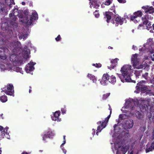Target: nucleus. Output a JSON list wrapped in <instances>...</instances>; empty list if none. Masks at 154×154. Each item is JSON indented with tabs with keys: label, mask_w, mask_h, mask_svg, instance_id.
Segmentation results:
<instances>
[{
	"label": "nucleus",
	"mask_w": 154,
	"mask_h": 154,
	"mask_svg": "<svg viewBox=\"0 0 154 154\" xmlns=\"http://www.w3.org/2000/svg\"><path fill=\"white\" fill-rule=\"evenodd\" d=\"M131 66L128 65H125L121 68V72L122 74L117 73L119 77L123 82H125L135 83V81L132 80L130 78L129 72L131 70Z\"/></svg>",
	"instance_id": "1"
},
{
	"label": "nucleus",
	"mask_w": 154,
	"mask_h": 154,
	"mask_svg": "<svg viewBox=\"0 0 154 154\" xmlns=\"http://www.w3.org/2000/svg\"><path fill=\"white\" fill-rule=\"evenodd\" d=\"M140 59L138 57V54H133L131 58V63L134 69H142L143 66L142 64H140Z\"/></svg>",
	"instance_id": "2"
},
{
	"label": "nucleus",
	"mask_w": 154,
	"mask_h": 154,
	"mask_svg": "<svg viewBox=\"0 0 154 154\" xmlns=\"http://www.w3.org/2000/svg\"><path fill=\"white\" fill-rule=\"evenodd\" d=\"M112 113L111 110L110 111L109 115L106 118H105V120L103 122L99 121L97 122V125H99L97 127V129L96 131V134L97 135H98V133L100 132L102 130L105 128L106 126L107 123L109 121V119L111 116Z\"/></svg>",
	"instance_id": "3"
},
{
	"label": "nucleus",
	"mask_w": 154,
	"mask_h": 154,
	"mask_svg": "<svg viewBox=\"0 0 154 154\" xmlns=\"http://www.w3.org/2000/svg\"><path fill=\"white\" fill-rule=\"evenodd\" d=\"M23 14L24 15L21 16L20 15L19 16V17L20 18L23 19L22 20H21V21L23 23L26 24L27 25H31L32 23V17H30L29 20V18L28 17L29 13L26 10L24 11Z\"/></svg>",
	"instance_id": "4"
},
{
	"label": "nucleus",
	"mask_w": 154,
	"mask_h": 154,
	"mask_svg": "<svg viewBox=\"0 0 154 154\" xmlns=\"http://www.w3.org/2000/svg\"><path fill=\"white\" fill-rule=\"evenodd\" d=\"M151 16L148 14H146L142 17V20L144 25L146 26L147 29L149 30V28L152 27L151 24L149 20L150 19Z\"/></svg>",
	"instance_id": "5"
},
{
	"label": "nucleus",
	"mask_w": 154,
	"mask_h": 154,
	"mask_svg": "<svg viewBox=\"0 0 154 154\" xmlns=\"http://www.w3.org/2000/svg\"><path fill=\"white\" fill-rule=\"evenodd\" d=\"M4 90L3 91L7 94L12 96L14 95V87L12 84H9L6 87L3 88Z\"/></svg>",
	"instance_id": "6"
},
{
	"label": "nucleus",
	"mask_w": 154,
	"mask_h": 154,
	"mask_svg": "<svg viewBox=\"0 0 154 154\" xmlns=\"http://www.w3.org/2000/svg\"><path fill=\"white\" fill-rule=\"evenodd\" d=\"M8 128H6L5 129H4L3 127L0 126V136L1 138H6L8 139L10 138V136L8 132Z\"/></svg>",
	"instance_id": "7"
},
{
	"label": "nucleus",
	"mask_w": 154,
	"mask_h": 154,
	"mask_svg": "<svg viewBox=\"0 0 154 154\" xmlns=\"http://www.w3.org/2000/svg\"><path fill=\"white\" fill-rule=\"evenodd\" d=\"M142 16V12L140 11H138L134 13L133 16L131 15L130 19L131 20L133 21L134 23H137L138 22L139 20H137L136 19L137 17H141Z\"/></svg>",
	"instance_id": "8"
},
{
	"label": "nucleus",
	"mask_w": 154,
	"mask_h": 154,
	"mask_svg": "<svg viewBox=\"0 0 154 154\" xmlns=\"http://www.w3.org/2000/svg\"><path fill=\"white\" fill-rule=\"evenodd\" d=\"M110 76L107 73L104 74L103 75L102 79L100 81V83L103 85H106L108 83Z\"/></svg>",
	"instance_id": "9"
},
{
	"label": "nucleus",
	"mask_w": 154,
	"mask_h": 154,
	"mask_svg": "<svg viewBox=\"0 0 154 154\" xmlns=\"http://www.w3.org/2000/svg\"><path fill=\"white\" fill-rule=\"evenodd\" d=\"M20 43L18 42H17L14 43V48L13 49L12 52L13 54L15 55L17 54L20 50Z\"/></svg>",
	"instance_id": "10"
},
{
	"label": "nucleus",
	"mask_w": 154,
	"mask_h": 154,
	"mask_svg": "<svg viewBox=\"0 0 154 154\" xmlns=\"http://www.w3.org/2000/svg\"><path fill=\"white\" fill-rule=\"evenodd\" d=\"M133 121L132 119H128L127 120L124 124V126L127 129L132 128L133 126Z\"/></svg>",
	"instance_id": "11"
},
{
	"label": "nucleus",
	"mask_w": 154,
	"mask_h": 154,
	"mask_svg": "<svg viewBox=\"0 0 154 154\" xmlns=\"http://www.w3.org/2000/svg\"><path fill=\"white\" fill-rule=\"evenodd\" d=\"M9 17H10L9 22L10 24L12 26H16L17 23H16V21L17 19V17L13 15L12 13H10Z\"/></svg>",
	"instance_id": "12"
},
{
	"label": "nucleus",
	"mask_w": 154,
	"mask_h": 154,
	"mask_svg": "<svg viewBox=\"0 0 154 154\" xmlns=\"http://www.w3.org/2000/svg\"><path fill=\"white\" fill-rule=\"evenodd\" d=\"M119 59L118 58H116L113 59L111 61V64L110 66H108V69L111 70L112 69H114V67L116 66L118 64V60Z\"/></svg>",
	"instance_id": "13"
},
{
	"label": "nucleus",
	"mask_w": 154,
	"mask_h": 154,
	"mask_svg": "<svg viewBox=\"0 0 154 154\" xmlns=\"http://www.w3.org/2000/svg\"><path fill=\"white\" fill-rule=\"evenodd\" d=\"M142 8L144 9L145 13L151 14L154 13V8L152 7H149L148 6H143Z\"/></svg>",
	"instance_id": "14"
},
{
	"label": "nucleus",
	"mask_w": 154,
	"mask_h": 154,
	"mask_svg": "<svg viewBox=\"0 0 154 154\" xmlns=\"http://www.w3.org/2000/svg\"><path fill=\"white\" fill-rule=\"evenodd\" d=\"M118 146L119 148H120L121 151L122 152V154H125L130 147L129 145H128L122 146L119 145Z\"/></svg>",
	"instance_id": "15"
},
{
	"label": "nucleus",
	"mask_w": 154,
	"mask_h": 154,
	"mask_svg": "<svg viewBox=\"0 0 154 154\" xmlns=\"http://www.w3.org/2000/svg\"><path fill=\"white\" fill-rule=\"evenodd\" d=\"M60 115V112L59 111H56L54 114V116L51 117L53 120L58 122H60L61 120V119L59 118V116Z\"/></svg>",
	"instance_id": "16"
},
{
	"label": "nucleus",
	"mask_w": 154,
	"mask_h": 154,
	"mask_svg": "<svg viewBox=\"0 0 154 154\" xmlns=\"http://www.w3.org/2000/svg\"><path fill=\"white\" fill-rule=\"evenodd\" d=\"M113 14L112 12L109 11H106L105 13V18H106V21L107 23H109L111 19L112 16Z\"/></svg>",
	"instance_id": "17"
},
{
	"label": "nucleus",
	"mask_w": 154,
	"mask_h": 154,
	"mask_svg": "<svg viewBox=\"0 0 154 154\" xmlns=\"http://www.w3.org/2000/svg\"><path fill=\"white\" fill-rule=\"evenodd\" d=\"M150 106L148 103H143L140 106V109L143 111L147 110L149 108Z\"/></svg>",
	"instance_id": "18"
},
{
	"label": "nucleus",
	"mask_w": 154,
	"mask_h": 154,
	"mask_svg": "<svg viewBox=\"0 0 154 154\" xmlns=\"http://www.w3.org/2000/svg\"><path fill=\"white\" fill-rule=\"evenodd\" d=\"M125 18H122L120 17H118L115 19V21L116 23L117 24H120L122 25L123 24Z\"/></svg>",
	"instance_id": "19"
},
{
	"label": "nucleus",
	"mask_w": 154,
	"mask_h": 154,
	"mask_svg": "<svg viewBox=\"0 0 154 154\" xmlns=\"http://www.w3.org/2000/svg\"><path fill=\"white\" fill-rule=\"evenodd\" d=\"M141 82H139L137 84V85L136 87V91H134L135 92L137 93H139L140 92V90L145 85H140V84H141Z\"/></svg>",
	"instance_id": "20"
},
{
	"label": "nucleus",
	"mask_w": 154,
	"mask_h": 154,
	"mask_svg": "<svg viewBox=\"0 0 154 154\" xmlns=\"http://www.w3.org/2000/svg\"><path fill=\"white\" fill-rule=\"evenodd\" d=\"M28 64L29 65V66H27L25 68V69L27 73H29L30 71H32L33 69L34 68L33 66L34 64H32V65H30L29 63H28Z\"/></svg>",
	"instance_id": "21"
},
{
	"label": "nucleus",
	"mask_w": 154,
	"mask_h": 154,
	"mask_svg": "<svg viewBox=\"0 0 154 154\" xmlns=\"http://www.w3.org/2000/svg\"><path fill=\"white\" fill-rule=\"evenodd\" d=\"M88 77L91 80L93 81V82L96 83V82L97 81L96 78L93 75L88 73Z\"/></svg>",
	"instance_id": "22"
},
{
	"label": "nucleus",
	"mask_w": 154,
	"mask_h": 154,
	"mask_svg": "<svg viewBox=\"0 0 154 154\" xmlns=\"http://www.w3.org/2000/svg\"><path fill=\"white\" fill-rule=\"evenodd\" d=\"M153 149H154V141L152 143L150 146L149 147H148V146L147 147V148L145 150L146 152V153H147L152 151Z\"/></svg>",
	"instance_id": "23"
},
{
	"label": "nucleus",
	"mask_w": 154,
	"mask_h": 154,
	"mask_svg": "<svg viewBox=\"0 0 154 154\" xmlns=\"http://www.w3.org/2000/svg\"><path fill=\"white\" fill-rule=\"evenodd\" d=\"M109 82L112 84H114L116 82V77L113 75L109 77Z\"/></svg>",
	"instance_id": "24"
},
{
	"label": "nucleus",
	"mask_w": 154,
	"mask_h": 154,
	"mask_svg": "<svg viewBox=\"0 0 154 154\" xmlns=\"http://www.w3.org/2000/svg\"><path fill=\"white\" fill-rule=\"evenodd\" d=\"M30 17H32V21L33 20H36L38 19V14L36 12L32 13V16Z\"/></svg>",
	"instance_id": "25"
},
{
	"label": "nucleus",
	"mask_w": 154,
	"mask_h": 154,
	"mask_svg": "<svg viewBox=\"0 0 154 154\" xmlns=\"http://www.w3.org/2000/svg\"><path fill=\"white\" fill-rule=\"evenodd\" d=\"M0 100L2 103L6 102L8 100L7 97L5 95H3L0 97Z\"/></svg>",
	"instance_id": "26"
},
{
	"label": "nucleus",
	"mask_w": 154,
	"mask_h": 154,
	"mask_svg": "<svg viewBox=\"0 0 154 154\" xmlns=\"http://www.w3.org/2000/svg\"><path fill=\"white\" fill-rule=\"evenodd\" d=\"M142 70L135 71L134 74L137 77H138L141 75V74L142 72Z\"/></svg>",
	"instance_id": "27"
},
{
	"label": "nucleus",
	"mask_w": 154,
	"mask_h": 154,
	"mask_svg": "<svg viewBox=\"0 0 154 154\" xmlns=\"http://www.w3.org/2000/svg\"><path fill=\"white\" fill-rule=\"evenodd\" d=\"M135 115L137 118L138 119H141L143 117V116L139 111H137L136 112Z\"/></svg>",
	"instance_id": "28"
},
{
	"label": "nucleus",
	"mask_w": 154,
	"mask_h": 154,
	"mask_svg": "<svg viewBox=\"0 0 154 154\" xmlns=\"http://www.w3.org/2000/svg\"><path fill=\"white\" fill-rule=\"evenodd\" d=\"M12 15L17 17L19 15V12L18 9L16 8H14L13 11Z\"/></svg>",
	"instance_id": "29"
},
{
	"label": "nucleus",
	"mask_w": 154,
	"mask_h": 154,
	"mask_svg": "<svg viewBox=\"0 0 154 154\" xmlns=\"http://www.w3.org/2000/svg\"><path fill=\"white\" fill-rule=\"evenodd\" d=\"M48 138H52L54 135V134L51 131H49L46 133Z\"/></svg>",
	"instance_id": "30"
},
{
	"label": "nucleus",
	"mask_w": 154,
	"mask_h": 154,
	"mask_svg": "<svg viewBox=\"0 0 154 154\" xmlns=\"http://www.w3.org/2000/svg\"><path fill=\"white\" fill-rule=\"evenodd\" d=\"M110 93H107L103 95L102 97V99L103 100H106L110 95Z\"/></svg>",
	"instance_id": "31"
},
{
	"label": "nucleus",
	"mask_w": 154,
	"mask_h": 154,
	"mask_svg": "<svg viewBox=\"0 0 154 154\" xmlns=\"http://www.w3.org/2000/svg\"><path fill=\"white\" fill-rule=\"evenodd\" d=\"M147 89L148 88L147 86L144 85L140 90V91H141L143 93H144L146 92V91Z\"/></svg>",
	"instance_id": "32"
},
{
	"label": "nucleus",
	"mask_w": 154,
	"mask_h": 154,
	"mask_svg": "<svg viewBox=\"0 0 154 154\" xmlns=\"http://www.w3.org/2000/svg\"><path fill=\"white\" fill-rule=\"evenodd\" d=\"M99 10H96L95 11L93 12V14L95 15V17L98 18L100 16V14L98 13Z\"/></svg>",
	"instance_id": "33"
},
{
	"label": "nucleus",
	"mask_w": 154,
	"mask_h": 154,
	"mask_svg": "<svg viewBox=\"0 0 154 154\" xmlns=\"http://www.w3.org/2000/svg\"><path fill=\"white\" fill-rule=\"evenodd\" d=\"M150 54L152 60L154 61V50H152L150 51Z\"/></svg>",
	"instance_id": "34"
},
{
	"label": "nucleus",
	"mask_w": 154,
	"mask_h": 154,
	"mask_svg": "<svg viewBox=\"0 0 154 154\" xmlns=\"http://www.w3.org/2000/svg\"><path fill=\"white\" fill-rule=\"evenodd\" d=\"M112 0H106L104 3V4L106 5H109L112 2Z\"/></svg>",
	"instance_id": "35"
},
{
	"label": "nucleus",
	"mask_w": 154,
	"mask_h": 154,
	"mask_svg": "<svg viewBox=\"0 0 154 154\" xmlns=\"http://www.w3.org/2000/svg\"><path fill=\"white\" fill-rule=\"evenodd\" d=\"M92 65L98 68H100L102 66V65L99 63L96 64H93Z\"/></svg>",
	"instance_id": "36"
},
{
	"label": "nucleus",
	"mask_w": 154,
	"mask_h": 154,
	"mask_svg": "<svg viewBox=\"0 0 154 154\" xmlns=\"http://www.w3.org/2000/svg\"><path fill=\"white\" fill-rule=\"evenodd\" d=\"M148 72H145L144 74L142 75V76L145 79L147 80L148 77Z\"/></svg>",
	"instance_id": "37"
},
{
	"label": "nucleus",
	"mask_w": 154,
	"mask_h": 154,
	"mask_svg": "<svg viewBox=\"0 0 154 154\" xmlns=\"http://www.w3.org/2000/svg\"><path fill=\"white\" fill-rule=\"evenodd\" d=\"M61 110L62 114H63L66 113V109L65 107H64L62 108Z\"/></svg>",
	"instance_id": "38"
},
{
	"label": "nucleus",
	"mask_w": 154,
	"mask_h": 154,
	"mask_svg": "<svg viewBox=\"0 0 154 154\" xmlns=\"http://www.w3.org/2000/svg\"><path fill=\"white\" fill-rule=\"evenodd\" d=\"M48 138L46 134H45L42 137V140L44 141H45L46 138Z\"/></svg>",
	"instance_id": "39"
},
{
	"label": "nucleus",
	"mask_w": 154,
	"mask_h": 154,
	"mask_svg": "<svg viewBox=\"0 0 154 154\" xmlns=\"http://www.w3.org/2000/svg\"><path fill=\"white\" fill-rule=\"evenodd\" d=\"M27 37V35L26 34H24L22 35V36H21H21H20L19 37V38L20 39H21L22 38H23V39H25L26 37Z\"/></svg>",
	"instance_id": "40"
},
{
	"label": "nucleus",
	"mask_w": 154,
	"mask_h": 154,
	"mask_svg": "<svg viewBox=\"0 0 154 154\" xmlns=\"http://www.w3.org/2000/svg\"><path fill=\"white\" fill-rule=\"evenodd\" d=\"M4 51H2V49L0 48V57L2 59L3 56H2L3 54Z\"/></svg>",
	"instance_id": "41"
},
{
	"label": "nucleus",
	"mask_w": 154,
	"mask_h": 154,
	"mask_svg": "<svg viewBox=\"0 0 154 154\" xmlns=\"http://www.w3.org/2000/svg\"><path fill=\"white\" fill-rule=\"evenodd\" d=\"M61 39L60 36V35H59L55 39L57 41H59Z\"/></svg>",
	"instance_id": "42"
},
{
	"label": "nucleus",
	"mask_w": 154,
	"mask_h": 154,
	"mask_svg": "<svg viewBox=\"0 0 154 154\" xmlns=\"http://www.w3.org/2000/svg\"><path fill=\"white\" fill-rule=\"evenodd\" d=\"M26 3L27 5H28L29 6H32V2H26Z\"/></svg>",
	"instance_id": "43"
},
{
	"label": "nucleus",
	"mask_w": 154,
	"mask_h": 154,
	"mask_svg": "<svg viewBox=\"0 0 154 154\" xmlns=\"http://www.w3.org/2000/svg\"><path fill=\"white\" fill-rule=\"evenodd\" d=\"M131 101L129 100H128L126 101V104L127 105L129 106L131 104Z\"/></svg>",
	"instance_id": "44"
},
{
	"label": "nucleus",
	"mask_w": 154,
	"mask_h": 154,
	"mask_svg": "<svg viewBox=\"0 0 154 154\" xmlns=\"http://www.w3.org/2000/svg\"><path fill=\"white\" fill-rule=\"evenodd\" d=\"M120 3H125L126 2L125 0H117Z\"/></svg>",
	"instance_id": "45"
},
{
	"label": "nucleus",
	"mask_w": 154,
	"mask_h": 154,
	"mask_svg": "<svg viewBox=\"0 0 154 154\" xmlns=\"http://www.w3.org/2000/svg\"><path fill=\"white\" fill-rule=\"evenodd\" d=\"M133 102H134V105L136 106V105H137L138 104V101H134L133 99L132 100Z\"/></svg>",
	"instance_id": "46"
},
{
	"label": "nucleus",
	"mask_w": 154,
	"mask_h": 154,
	"mask_svg": "<svg viewBox=\"0 0 154 154\" xmlns=\"http://www.w3.org/2000/svg\"><path fill=\"white\" fill-rule=\"evenodd\" d=\"M146 81L142 80L140 81L139 82H141V83L140 84V85H144L146 82Z\"/></svg>",
	"instance_id": "47"
},
{
	"label": "nucleus",
	"mask_w": 154,
	"mask_h": 154,
	"mask_svg": "<svg viewBox=\"0 0 154 154\" xmlns=\"http://www.w3.org/2000/svg\"><path fill=\"white\" fill-rule=\"evenodd\" d=\"M150 82L154 85V76L153 77L152 79L150 80Z\"/></svg>",
	"instance_id": "48"
},
{
	"label": "nucleus",
	"mask_w": 154,
	"mask_h": 154,
	"mask_svg": "<svg viewBox=\"0 0 154 154\" xmlns=\"http://www.w3.org/2000/svg\"><path fill=\"white\" fill-rule=\"evenodd\" d=\"M152 117V114L150 112L149 114V115H148V119L150 120V119Z\"/></svg>",
	"instance_id": "49"
},
{
	"label": "nucleus",
	"mask_w": 154,
	"mask_h": 154,
	"mask_svg": "<svg viewBox=\"0 0 154 154\" xmlns=\"http://www.w3.org/2000/svg\"><path fill=\"white\" fill-rule=\"evenodd\" d=\"M143 24H141L139 25V26H138V29H140V27H142L143 26Z\"/></svg>",
	"instance_id": "50"
},
{
	"label": "nucleus",
	"mask_w": 154,
	"mask_h": 154,
	"mask_svg": "<svg viewBox=\"0 0 154 154\" xmlns=\"http://www.w3.org/2000/svg\"><path fill=\"white\" fill-rule=\"evenodd\" d=\"M10 4H11L14 5L15 4V2H14V0H10Z\"/></svg>",
	"instance_id": "51"
},
{
	"label": "nucleus",
	"mask_w": 154,
	"mask_h": 154,
	"mask_svg": "<svg viewBox=\"0 0 154 154\" xmlns=\"http://www.w3.org/2000/svg\"><path fill=\"white\" fill-rule=\"evenodd\" d=\"M66 143V140H63V143L60 146L61 147L62 146H63V145H64V144H65Z\"/></svg>",
	"instance_id": "52"
},
{
	"label": "nucleus",
	"mask_w": 154,
	"mask_h": 154,
	"mask_svg": "<svg viewBox=\"0 0 154 154\" xmlns=\"http://www.w3.org/2000/svg\"><path fill=\"white\" fill-rule=\"evenodd\" d=\"M99 6L100 5L98 4H96L94 7L96 8H98V7H99Z\"/></svg>",
	"instance_id": "53"
},
{
	"label": "nucleus",
	"mask_w": 154,
	"mask_h": 154,
	"mask_svg": "<svg viewBox=\"0 0 154 154\" xmlns=\"http://www.w3.org/2000/svg\"><path fill=\"white\" fill-rule=\"evenodd\" d=\"M12 4H10L9 5V9H10L13 6H12Z\"/></svg>",
	"instance_id": "54"
},
{
	"label": "nucleus",
	"mask_w": 154,
	"mask_h": 154,
	"mask_svg": "<svg viewBox=\"0 0 154 154\" xmlns=\"http://www.w3.org/2000/svg\"><path fill=\"white\" fill-rule=\"evenodd\" d=\"M62 150L63 152L64 153V154H66V151L65 149L62 148Z\"/></svg>",
	"instance_id": "55"
},
{
	"label": "nucleus",
	"mask_w": 154,
	"mask_h": 154,
	"mask_svg": "<svg viewBox=\"0 0 154 154\" xmlns=\"http://www.w3.org/2000/svg\"><path fill=\"white\" fill-rule=\"evenodd\" d=\"M117 126V125L116 124H115L113 126L114 129V130H115V128Z\"/></svg>",
	"instance_id": "56"
},
{
	"label": "nucleus",
	"mask_w": 154,
	"mask_h": 154,
	"mask_svg": "<svg viewBox=\"0 0 154 154\" xmlns=\"http://www.w3.org/2000/svg\"><path fill=\"white\" fill-rule=\"evenodd\" d=\"M116 154H121L120 152L118 150L116 152Z\"/></svg>",
	"instance_id": "57"
},
{
	"label": "nucleus",
	"mask_w": 154,
	"mask_h": 154,
	"mask_svg": "<svg viewBox=\"0 0 154 154\" xmlns=\"http://www.w3.org/2000/svg\"><path fill=\"white\" fill-rule=\"evenodd\" d=\"M21 154H29L27 152H23Z\"/></svg>",
	"instance_id": "58"
},
{
	"label": "nucleus",
	"mask_w": 154,
	"mask_h": 154,
	"mask_svg": "<svg viewBox=\"0 0 154 154\" xmlns=\"http://www.w3.org/2000/svg\"><path fill=\"white\" fill-rule=\"evenodd\" d=\"M22 4L23 5H25L26 4V3L25 2H22Z\"/></svg>",
	"instance_id": "59"
},
{
	"label": "nucleus",
	"mask_w": 154,
	"mask_h": 154,
	"mask_svg": "<svg viewBox=\"0 0 154 154\" xmlns=\"http://www.w3.org/2000/svg\"><path fill=\"white\" fill-rule=\"evenodd\" d=\"M108 48L109 49H113V48L112 47H111V46H109Z\"/></svg>",
	"instance_id": "60"
},
{
	"label": "nucleus",
	"mask_w": 154,
	"mask_h": 154,
	"mask_svg": "<svg viewBox=\"0 0 154 154\" xmlns=\"http://www.w3.org/2000/svg\"><path fill=\"white\" fill-rule=\"evenodd\" d=\"M109 109L110 111V110H111V111L112 112V109H111V107H110V106L109 105Z\"/></svg>",
	"instance_id": "61"
},
{
	"label": "nucleus",
	"mask_w": 154,
	"mask_h": 154,
	"mask_svg": "<svg viewBox=\"0 0 154 154\" xmlns=\"http://www.w3.org/2000/svg\"><path fill=\"white\" fill-rule=\"evenodd\" d=\"M65 135H64L63 136V140H66V139H65Z\"/></svg>",
	"instance_id": "62"
},
{
	"label": "nucleus",
	"mask_w": 154,
	"mask_h": 154,
	"mask_svg": "<svg viewBox=\"0 0 154 154\" xmlns=\"http://www.w3.org/2000/svg\"><path fill=\"white\" fill-rule=\"evenodd\" d=\"M32 92V90L31 89H29V93H31Z\"/></svg>",
	"instance_id": "63"
},
{
	"label": "nucleus",
	"mask_w": 154,
	"mask_h": 154,
	"mask_svg": "<svg viewBox=\"0 0 154 154\" xmlns=\"http://www.w3.org/2000/svg\"><path fill=\"white\" fill-rule=\"evenodd\" d=\"M129 154H133V151H132Z\"/></svg>",
	"instance_id": "64"
}]
</instances>
